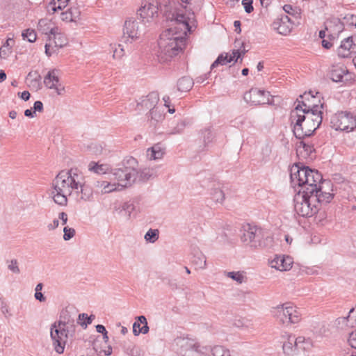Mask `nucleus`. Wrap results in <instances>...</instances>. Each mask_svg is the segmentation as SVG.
Segmentation results:
<instances>
[{"label": "nucleus", "instance_id": "19", "mask_svg": "<svg viewBox=\"0 0 356 356\" xmlns=\"http://www.w3.org/2000/svg\"><path fill=\"white\" fill-rule=\"evenodd\" d=\"M291 302H286L279 305L271 309V314L274 318L281 324L286 326L287 315H289V309L291 306Z\"/></svg>", "mask_w": 356, "mask_h": 356}, {"label": "nucleus", "instance_id": "44", "mask_svg": "<svg viewBox=\"0 0 356 356\" xmlns=\"http://www.w3.org/2000/svg\"><path fill=\"white\" fill-rule=\"evenodd\" d=\"M227 276L233 280L236 281L238 284H241L245 281V276L244 275V273L240 271H232V272H227Z\"/></svg>", "mask_w": 356, "mask_h": 356}, {"label": "nucleus", "instance_id": "56", "mask_svg": "<svg viewBox=\"0 0 356 356\" xmlns=\"http://www.w3.org/2000/svg\"><path fill=\"white\" fill-rule=\"evenodd\" d=\"M96 330L97 332L101 333L103 335V339L105 342H107L108 340V332L106 331L105 327L102 325H97L96 326Z\"/></svg>", "mask_w": 356, "mask_h": 356}, {"label": "nucleus", "instance_id": "2", "mask_svg": "<svg viewBox=\"0 0 356 356\" xmlns=\"http://www.w3.org/2000/svg\"><path fill=\"white\" fill-rule=\"evenodd\" d=\"M309 99H315L311 92L300 95L298 104L291 113L293 131L299 139L312 136L322 123L323 104H311Z\"/></svg>", "mask_w": 356, "mask_h": 356}, {"label": "nucleus", "instance_id": "4", "mask_svg": "<svg viewBox=\"0 0 356 356\" xmlns=\"http://www.w3.org/2000/svg\"><path fill=\"white\" fill-rule=\"evenodd\" d=\"M291 181L301 187V191L308 193L316 192L323 182L321 174L301 163H295L290 168Z\"/></svg>", "mask_w": 356, "mask_h": 356}, {"label": "nucleus", "instance_id": "23", "mask_svg": "<svg viewBox=\"0 0 356 356\" xmlns=\"http://www.w3.org/2000/svg\"><path fill=\"white\" fill-rule=\"evenodd\" d=\"M38 29L42 34L47 35L48 39L49 37L51 38V35L54 33L55 31L58 30L54 24L47 19H41L38 22Z\"/></svg>", "mask_w": 356, "mask_h": 356}, {"label": "nucleus", "instance_id": "55", "mask_svg": "<svg viewBox=\"0 0 356 356\" xmlns=\"http://www.w3.org/2000/svg\"><path fill=\"white\" fill-rule=\"evenodd\" d=\"M253 0H243L242 5L243 6L244 10L247 13H250L253 11Z\"/></svg>", "mask_w": 356, "mask_h": 356}, {"label": "nucleus", "instance_id": "38", "mask_svg": "<svg viewBox=\"0 0 356 356\" xmlns=\"http://www.w3.org/2000/svg\"><path fill=\"white\" fill-rule=\"evenodd\" d=\"M150 121L153 124H156V123L161 122L164 119V113L163 111H161L158 108L155 107L154 108L150 111Z\"/></svg>", "mask_w": 356, "mask_h": 356}, {"label": "nucleus", "instance_id": "12", "mask_svg": "<svg viewBox=\"0 0 356 356\" xmlns=\"http://www.w3.org/2000/svg\"><path fill=\"white\" fill-rule=\"evenodd\" d=\"M50 337L53 342L55 351L61 354L64 352L65 343L67 341L66 334L64 333L60 325L52 323L50 327Z\"/></svg>", "mask_w": 356, "mask_h": 356}, {"label": "nucleus", "instance_id": "28", "mask_svg": "<svg viewBox=\"0 0 356 356\" xmlns=\"http://www.w3.org/2000/svg\"><path fill=\"white\" fill-rule=\"evenodd\" d=\"M288 314L289 315H287L286 318L289 321H287L286 326L298 323L300 321L302 314L299 309L292 303L289 307Z\"/></svg>", "mask_w": 356, "mask_h": 356}, {"label": "nucleus", "instance_id": "43", "mask_svg": "<svg viewBox=\"0 0 356 356\" xmlns=\"http://www.w3.org/2000/svg\"><path fill=\"white\" fill-rule=\"evenodd\" d=\"M212 200L216 203L222 204L225 200V193L220 188H214L211 193Z\"/></svg>", "mask_w": 356, "mask_h": 356}, {"label": "nucleus", "instance_id": "51", "mask_svg": "<svg viewBox=\"0 0 356 356\" xmlns=\"http://www.w3.org/2000/svg\"><path fill=\"white\" fill-rule=\"evenodd\" d=\"M63 232V239L65 241H68L71 239L75 235V229L73 228H70L68 227H64Z\"/></svg>", "mask_w": 356, "mask_h": 356}, {"label": "nucleus", "instance_id": "41", "mask_svg": "<svg viewBox=\"0 0 356 356\" xmlns=\"http://www.w3.org/2000/svg\"><path fill=\"white\" fill-rule=\"evenodd\" d=\"M108 168L106 165H99L95 162H90L88 165V170L96 174L102 175L106 172Z\"/></svg>", "mask_w": 356, "mask_h": 356}, {"label": "nucleus", "instance_id": "45", "mask_svg": "<svg viewBox=\"0 0 356 356\" xmlns=\"http://www.w3.org/2000/svg\"><path fill=\"white\" fill-rule=\"evenodd\" d=\"M159 232L158 229H149L145 234V239L150 243H154L159 238Z\"/></svg>", "mask_w": 356, "mask_h": 356}, {"label": "nucleus", "instance_id": "50", "mask_svg": "<svg viewBox=\"0 0 356 356\" xmlns=\"http://www.w3.org/2000/svg\"><path fill=\"white\" fill-rule=\"evenodd\" d=\"M23 38L26 39L30 42H33L36 40V33L33 30L26 29L22 34Z\"/></svg>", "mask_w": 356, "mask_h": 356}, {"label": "nucleus", "instance_id": "53", "mask_svg": "<svg viewBox=\"0 0 356 356\" xmlns=\"http://www.w3.org/2000/svg\"><path fill=\"white\" fill-rule=\"evenodd\" d=\"M41 76L40 75H38L34 79L29 81V86L30 87H32L36 90L40 89L41 88Z\"/></svg>", "mask_w": 356, "mask_h": 356}, {"label": "nucleus", "instance_id": "42", "mask_svg": "<svg viewBox=\"0 0 356 356\" xmlns=\"http://www.w3.org/2000/svg\"><path fill=\"white\" fill-rule=\"evenodd\" d=\"M60 327L63 329L64 333L66 334V337H67V339L74 337L76 327L75 321H73L70 323H67L66 325Z\"/></svg>", "mask_w": 356, "mask_h": 356}, {"label": "nucleus", "instance_id": "35", "mask_svg": "<svg viewBox=\"0 0 356 356\" xmlns=\"http://www.w3.org/2000/svg\"><path fill=\"white\" fill-rule=\"evenodd\" d=\"M339 323L341 322H347L348 325L353 327H356V307L353 308L350 310L348 316L347 317H342L338 318Z\"/></svg>", "mask_w": 356, "mask_h": 356}, {"label": "nucleus", "instance_id": "7", "mask_svg": "<svg viewBox=\"0 0 356 356\" xmlns=\"http://www.w3.org/2000/svg\"><path fill=\"white\" fill-rule=\"evenodd\" d=\"M147 25L140 19L130 18L125 21L123 33L124 37L131 42L142 38L145 32Z\"/></svg>", "mask_w": 356, "mask_h": 356}, {"label": "nucleus", "instance_id": "46", "mask_svg": "<svg viewBox=\"0 0 356 356\" xmlns=\"http://www.w3.org/2000/svg\"><path fill=\"white\" fill-rule=\"evenodd\" d=\"M136 210V207L133 202L129 201L124 202L122 206V209L120 212L124 211L125 214L130 217L131 214Z\"/></svg>", "mask_w": 356, "mask_h": 356}, {"label": "nucleus", "instance_id": "20", "mask_svg": "<svg viewBox=\"0 0 356 356\" xmlns=\"http://www.w3.org/2000/svg\"><path fill=\"white\" fill-rule=\"evenodd\" d=\"M182 2L186 3L187 5L183 8L177 9L172 15V19H175V15L177 11L181 10L182 9L187 10L186 15L188 13H193L194 14V17H195V12L200 10L201 9V6L202 4L203 0H181Z\"/></svg>", "mask_w": 356, "mask_h": 356}, {"label": "nucleus", "instance_id": "14", "mask_svg": "<svg viewBox=\"0 0 356 356\" xmlns=\"http://www.w3.org/2000/svg\"><path fill=\"white\" fill-rule=\"evenodd\" d=\"M57 73L58 70L56 69L49 71L44 77V84L47 88L54 90L58 95H60L64 92L65 87L60 83Z\"/></svg>", "mask_w": 356, "mask_h": 356}, {"label": "nucleus", "instance_id": "26", "mask_svg": "<svg viewBox=\"0 0 356 356\" xmlns=\"http://www.w3.org/2000/svg\"><path fill=\"white\" fill-rule=\"evenodd\" d=\"M163 155L164 149L159 144H156L147 149L146 152V156L149 161L161 159Z\"/></svg>", "mask_w": 356, "mask_h": 356}, {"label": "nucleus", "instance_id": "22", "mask_svg": "<svg viewBox=\"0 0 356 356\" xmlns=\"http://www.w3.org/2000/svg\"><path fill=\"white\" fill-rule=\"evenodd\" d=\"M149 332L147 318L144 316L137 317V320L133 324V332L135 336L140 333L147 334Z\"/></svg>", "mask_w": 356, "mask_h": 356}, {"label": "nucleus", "instance_id": "16", "mask_svg": "<svg viewBox=\"0 0 356 356\" xmlns=\"http://www.w3.org/2000/svg\"><path fill=\"white\" fill-rule=\"evenodd\" d=\"M159 101V96L157 92H152L145 97H142L137 103L136 110L142 112L146 110L154 108Z\"/></svg>", "mask_w": 356, "mask_h": 356}, {"label": "nucleus", "instance_id": "9", "mask_svg": "<svg viewBox=\"0 0 356 356\" xmlns=\"http://www.w3.org/2000/svg\"><path fill=\"white\" fill-rule=\"evenodd\" d=\"M180 347V353L183 356H198L205 353L207 348H201L199 343L193 339L181 338L177 340Z\"/></svg>", "mask_w": 356, "mask_h": 356}, {"label": "nucleus", "instance_id": "39", "mask_svg": "<svg viewBox=\"0 0 356 356\" xmlns=\"http://www.w3.org/2000/svg\"><path fill=\"white\" fill-rule=\"evenodd\" d=\"M232 62V58H229L228 54H221L217 59L211 64V70L218 66L219 65H225Z\"/></svg>", "mask_w": 356, "mask_h": 356}, {"label": "nucleus", "instance_id": "25", "mask_svg": "<svg viewBox=\"0 0 356 356\" xmlns=\"http://www.w3.org/2000/svg\"><path fill=\"white\" fill-rule=\"evenodd\" d=\"M81 10L78 7H71L61 13V19L65 22H76L80 19Z\"/></svg>", "mask_w": 356, "mask_h": 356}, {"label": "nucleus", "instance_id": "64", "mask_svg": "<svg viewBox=\"0 0 356 356\" xmlns=\"http://www.w3.org/2000/svg\"><path fill=\"white\" fill-rule=\"evenodd\" d=\"M293 341L298 348L300 344L305 343L306 341H308L309 339H307L305 337L300 336V337L296 338L295 339H293Z\"/></svg>", "mask_w": 356, "mask_h": 356}, {"label": "nucleus", "instance_id": "17", "mask_svg": "<svg viewBox=\"0 0 356 356\" xmlns=\"http://www.w3.org/2000/svg\"><path fill=\"white\" fill-rule=\"evenodd\" d=\"M293 260L290 256L276 255L270 261V266L280 271H287L292 268Z\"/></svg>", "mask_w": 356, "mask_h": 356}, {"label": "nucleus", "instance_id": "27", "mask_svg": "<svg viewBox=\"0 0 356 356\" xmlns=\"http://www.w3.org/2000/svg\"><path fill=\"white\" fill-rule=\"evenodd\" d=\"M95 186L102 193H109L115 191H120L115 183H110L107 181H97Z\"/></svg>", "mask_w": 356, "mask_h": 356}, {"label": "nucleus", "instance_id": "60", "mask_svg": "<svg viewBox=\"0 0 356 356\" xmlns=\"http://www.w3.org/2000/svg\"><path fill=\"white\" fill-rule=\"evenodd\" d=\"M344 20L346 23H347L350 26H353L356 27V16L353 15H347L344 17Z\"/></svg>", "mask_w": 356, "mask_h": 356}, {"label": "nucleus", "instance_id": "30", "mask_svg": "<svg viewBox=\"0 0 356 356\" xmlns=\"http://www.w3.org/2000/svg\"><path fill=\"white\" fill-rule=\"evenodd\" d=\"M193 80L189 76H183L177 81V89L181 92H188L193 86Z\"/></svg>", "mask_w": 356, "mask_h": 356}, {"label": "nucleus", "instance_id": "63", "mask_svg": "<svg viewBox=\"0 0 356 356\" xmlns=\"http://www.w3.org/2000/svg\"><path fill=\"white\" fill-rule=\"evenodd\" d=\"M33 110L35 113L36 111L42 112L43 111V104L41 101H36L33 104Z\"/></svg>", "mask_w": 356, "mask_h": 356}, {"label": "nucleus", "instance_id": "3", "mask_svg": "<svg viewBox=\"0 0 356 356\" xmlns=\"http://www.w3.org/2000/svg\"><path fill=\"white\" fill-rule=\"evenodd\" d=\"M81 181L82 172L77 168L60 172L52 183L51 195L54 202L60 206L67 205V197L73 191L78 192Z\"/></svg>", "mask_w": 356, "mask_h": 356}, {"label": "nucleus", "instance_id": "59", "mask_svg": "<svg viewBox=\"0 0 356 356\" xmlns=\"http://www.w3.org/2000/svg\"><path fill=\"white\" fill-rule=\"evenodd\" d=\"M154 176H156V173L153 170H150L149 169H144L141 172V177L143 179H149Z\"/></svg>", "mask_w": 356, "mask_h": 356}, {"label": "nucleus", "instance_id": "6", "mask_svg": "<svg viewBox=\"0 0 356 356\" xmlns=\"http://www.w3.org/2000/svg\"><path fill=\"white\" fill-rule=\"evenodd\" d=\"M137 174L138 172L134 167L123 165L121 168L112 170L111 172L112 177L111 179L116 181L118 188L122 190L131 186L134 182Z\"/></svg>", "mask_w": 356, "mask_h": 356}, {"label": "nucleus", "instance_id": "48", "mask_svg": "<svg viewBox=\"0 0 356 356\" xmlns=\"http://www.w3.org/2000/svg\"><path fill=\"white\" fill-rule=\"evenodd\" d=\"M186 127V123L184 120H180L177 122L175 127H172L169 134H179L182 133L185 127Z\"/></svg>", "mask_w": 356, "mask_h": 356}, {"label": "nucleus", "instance_id": "21", "mask_svg": "<svg viewBox=\"0 0 356 356\" xmlns=\"http://www.w3.org/2000/svg\"><path fill=\"white\" fill-rule=\"evenodd\" d=\"M336 130L350 132L354 129L353 121L347 115L341 114L337 118V124L334 125Z\"/></svg>", "mask_w": 356, "mask_h": 356}, {"label": "nucleus", "instance_id": "37", "mask_svg": "<svg viewBox=\"0 0 356 356\" xmlns=\"http://www.w3.org/2000/svg\"><path fill=\"white\" fill-rule=\"evenodd\" d=\"M201 135L205 147L209 145L211 143H212L214 138V134L213 133L211 127H206L202 129Z\"/></svg>", "mask_w": 356, "mask_h": 356}, {"label": "nucleus", "instance_id": "15", "mask_svg": "<svg viewBox=\"0 0 356 356\" xmlns=\"http://www.w3.org/2000/svg\"><path fill=\"white\" fill-rule=\"evenodd\" d=\"M272 27L279 34L286 35L291 32L293 28V23L289 16L282 14L273 21Z\"/></svg>", "mask_w": 356, "mask_h": 356}, {"label": "nucleus", "instance_id": "29", "mask_svg": "<svg viewBox=\"0 0 356 356\" xmlns=\"http://www.w3.org/2000/svg\"><path fill=\"white\" fill-rule=\"evenodd\" d=\"M312 195L318 199L316 200L317 207H318L319 203L326 204L330 202L334 197L332 193L323 192L321 186L319 187V189L316 190V192L312 193Z\"/></svg>", "mask_w": 356, "mask_h": 356}, {"label": "nucleus", "instance_id": "18", "mask_svg": "<svg viewBox=\"0 0 356 356\" xmlns=\"http://www.w3.org/2000/svg\"><path fill=\"white\" fill-rule=\"evenodd\" d=\"M356 52V38L348 37L341 41L338 49V55L342 58H348Z\"/></svg>", "mask_w": 356, "mask_h": 356}, {"label": "nucleus", "instance_id": "49", "mask_svg": "<svg viewBox=\"0 0 356 356\" xmlns=\"http://www.w3.org/2000/svg\"><path fill=\"white\" fill-rule=\"evenodd\" d=\"M126 353L129 356H143L142 350L136 346H129L126 349Z\"/></svg>", "mask_w": 356, "mask_h": 356}, {"label": "nucleus", "instance_id": "11", "mask_svg": "<svg viewBox=\"0 0 356 356\" xmlns=\"http://www.w3.org/2000/svg\"><path fill=\"white\" fill-rule=\"evenodd\" d=\"M244 99L254 105L270 104L273 103V96L269 92L258 88H251L244 95Z\"/></svg>", "mask_w": 356, "mask_h": 356}, {"label": "nucleus", "instance_id": "32", "mask_svg": "<svg viewBox=\"0 0 356 356\" xmlns=\"http://www.w3.org/2000/svg\"><path fill=\"white\" fill-rule=\"evenodd\" d=\"M51 42L54 47L58 50L59 48L65 46L67 41L66 37L63 34L57 33V31H55L54 33L51 35Z\"/></svg>", "mask_w": 356, "mask_h": 356}, {"label": "nucleus", "instance_id": "8", "mask_svg": "<svg viewBox=\"0 0 356 356\" xmlns=\"http://www.w3.org/2000/svg\"><path fill=\"white\" fill-rule=\"evenodd\" d=\"M159 6L158 0H143L138 10L140 19L145 24L151 23L157 17Z\"/></svg>", "mask_w": 356, "mask_h": 356}, {"label": "nucleus", "instance_id": "52", "mask_svg": "<svg viewBox=\"0 0 356 356\" xmlns=\"http://www.w3.org/2000/svg\"><path fill=\"white\" fill-rule=\"evenodd\" d=\"M49 43H46L44 47H45V54L48 56H51L53 53L57 51V49L54 47L53 45V43L51 42V38L49 37Z\"/></svg>", "mask_w": 356, "mask_h": 356}, {"label": "nucleus", "instance_id": "5", "mask_svg": "<svg viewBox=\"0 0 356 356\" xmlns=\"http://www.w3.org/2000/svg\"><path fill=\"white\" fill-rule=\"evenodd\" d=\"M317 200L312 193L299 191L293 199L296 213L302 217L314 216L318 211V207L316 206Z\"/></svg>", "mask_w": 356, "mask_h": 356}, {"label": "nucleus", "instance_id": "13", "mask_svg": "<svg viewBox=\"0 0 356 356\" xmlns=\"http://www.w3.org/2000/svg\"><path fill=\"white\" fill-rule=\"evenodd\" d=\"M330 79L334 82H341L345 85L353 83L354 76L343 66H334L330 72Z\"/></svg>", "mask_w": 356, "mask_h": 356}, {"label": "nucleus", "instance_id": "40", "mask_svg": "<svg viewBox=\"0 0 356 356\" xmlns=\"http://www.w3.org/2000/svg\"><path fill=\"white\" fill-rule=\"evenodd\" d=\"M73 321H75L74 318L71 316L67 311H64L60 314L59 320L55 321L54 323L58 325V326H63L66 325L67 323H70Z\"/></svg>", "mask_w": 356, "mask_h": 356}, {"label": "nucleus", "instance_id": "34", "mask_svg": "<svg viewBox=\"0 0 356 356\" xmlns=\"http://www.w3.org/2000/svg\"><path fill=\"white\" fill-rule=\"evenodd\" d=\"M15 44L13 38H8L6 42L0 47V57L1 58H7L12 52V47Z\"/></svg>", "mask_w": 356, "mask_h": 356}, {"label": "nucleus", "instance_id": "57", "mask_svg": "<svg viewBox=\"0 0 356 356\" xmlns=\"http://www.w3.org/2000/svg\"><path fill=\"white\" fill-rule=\"evenodd\" d=\"M300 144L302 145V148L305 152L306 156H310L315 150L314 146L311 144L305 143L304 142H301Z\"/></svg>", "mask_w": 356, "mask_h": 356}, {"label": "nucleus", "instance_id": "10", "mask_svg": "<svg viewBox=\"0 0 356 356\" xmlns=\"http://www.w3.org/2000/svg\"><path fill=\"white\" fill-rule=\"evenodd\" d=\"M261 229L248 225L244 227L241 240L250 245V247L257 248L264 245L261 241Z\"/></svg>", "mask_w": 356, "mask_h": 356}, {"label": "nucleus", "instance_id": "33", "mask_svg": "<svg viewBox=\"0 0 356 356\" xmlns=\"http://www.w3.org/2000/svg\"><path fill=\"white\" fill-rule=\"evenodd\" d=\"M69 1L70 0H52L47 6V10L52 13L62 10L68 5Z\"/></svg>", "mask_w": 356, "mask_h": 356}, {"label": "nucleus", "instance_id": "1", "mask_svg": "<svg viewBox=\"0 0 356 356\" xmlns=\"http://www.w3.org/2000/svg\"><path fill=\"white\" fill-rule=\"evenodd\" d=\"M187 10L177 12L175 22L176 26L164 31L158 41L156 56L160 62H168L178 55L185 47L186 35L191 33L197 26V21L193 13Z\"/></svg>", "mask_w": 356, "mask_h": 356}, {"label": "nucleus", "instance_id": "54", "mask_svg": "<svg viewBox=\"0 0 356 356\" xmlns=\"http://www.w3.org/2000/svg\"><path fill=\"white\" fill-rule=\"evenodd\" d=\"M8 268L14 273H19L20 270L18 266V263L16 259H13L10 261V264L8 266Z\"/></svg>", "mask_w": 356, "mask_h": 356}, {"label": "nucleus", "instance_id": "58", "mask_svg": "<svg viewBox=\"0 0 356 356\" xmlns=\"http://www.w3.org/2000/svg\"><path fill=\"white\" fill-rule=\"evenodd\" d=\"M225 350L226 349L223 346H217L212 349V354L213 356H223Z\"/></svg>", "mask_w": 356, "mask_h": 356}, {"label": "nucleus", "instance_id": "36", "mask_svg": "<svg viewBox=\"0 0 356 356\" xmlns=\"http://www.w3.org/2000/svg\"><path fill=\"white\" fill-rule=\"evenodd\" d=\"M297 349L298 348L293 341V339L290 341H284L282 346V350L285 355H293L295 354Z\"/></svg>", "mask_w": 356, "mask_h": 356}, {"label": "nucleus", "instance_id": "61", "mask_svg": "<svg viewBox=\"0 0 356 356\" xmlns=\"http://www.w3.org/2000/svg\"><path fill=\"white\" fill-rule=\"evenodd\" d=\"M348 342L352 348L356 349V330L355 332L350 334Z\"/></svg>", "mask_w": 356, "mask_h": 356}, {"label": "nucleus", "instance_id": "47", "mask_svg": "<svg viewBox=\"0 0 356 356\" xmlns=\"http://www.w3.org/2000/svg\"><path fill=\"white\" fill-rule=\"evenodd\" d=\"M111 49L113 51V57L114 58H120L124 54V50L121 44H111Z\"/></svg>", "mask_w": 356, "mask_h": 356}, {"label": "nucleus", "instance_id": "31", "mask_svg": "<svg viewBox=\"0 0 356 356\" xmlns=\"http://www.w3.org/2000/svg\"><path fill=\"white\" fill-rule=\"evenodd\" d=\"M192 263L196 268L204 269L207 265L206 257L202 252L197 250L193 253Z\"/></svg>", "mask_w": 356, "mask_h": 356}, {"label": "nucleus", "instance_id": "62", "mask_svg": "<svg viewBox=\"0 0 356 356\" xmlns=\"http://www.w3.org/2000/svg\"><path fill=\"white\" fill-rule=\"evenodd\" d=\"M245 50L242 51L243 54H245ZM241 55V51L239 49L233 50L232 55L229 56V58H232V61L235 60V61L237 60L238 58H240Z\"/></svg>", "mask_w": 356, "mask_h": 356}, {"label": "nucleus", "instance_id": "24", "mask_svg": "<svg viewBox=\"0 0 356 356\" xmlns=\"http://www.w3.org/2000/svg\"><path fill=\"white\" fill-rule=\"evenodd\" d=\"M76 193L80 194V198L84 201L90 200L93 195L92 188L86 184L85 179L83 175L82 174V181L81 186H78V192H75Z\"/></svg>", "mask_w": 356, "mask_h": 356}]
</instances>
